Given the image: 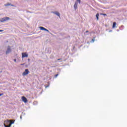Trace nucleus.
<instances>
[{
    "label": "nucleus",
    "instance_id": "f257e3e1",
    "mask_svg": "<svg viewBox=\"0 0 127 127\" xmlns=\"http://www.w3.org/2000/svg\"><path fill=\"white\" fill-rule=\"evenodd\" d=\"M7 20H9V17H5L2 18L0 20V22H4V21H6Z\"/></svg>",
    "mask_w": 127,
    "mask_h": 127
},
{
    "label": "nucleus",
    "instance_id": "f03ea898",
    "mask_svg": "<svg viewBox=\"0 0 127 127\" xmlns=\"http://www.w3.org/2000/svg\"><path fill=\"white\" fill-rule=\"evenodd\" d=\"M5 123L6 125H10V126H11V125H12V124H14V121H12L11 120H8L6 121H5Z\"/></svg>",
    "mask_w": 127,
    "mask_h": 127
},
{
    "label": "nucleus",
    "instance_id": "7ed1b4c3",
    "mask_svg": "<svg viewBox=\"0 0 127 127\" xmlns=\"http://www.w3.org/2000/svg\"><path fill=\"white\" fill-rule=\"evenodd\" d=\"M29 74V70L28 69H26L24 72H23L22 75L23 76H26V75H28Z\"/></svg>",
    "mask_w": 127,
    "mask_h": 127
},
{
    "label": "nucleus",
    "instance_id": "20e7f679",
    "mask_svg": "<svg viewBox=\"0 0 127 127\" xmlns=\"http://www.w3.org/2000/svg\"><path fill=\"white\" fill-rule=\"evenodd\" d=\"M21 99H22V101L23 102H24V103H27V99L25 97L23 96V97H22V98H21Z\"/></svg>",
    "mask_w": 127,
    "mask_h": 127
},
{
    "label": "nucleus",
    "instance_id": "39448f33",
    "mask_svg": "<svg viewBox=\"0 0 127 127\" xmlns=\"http://www.w3.org/2000/svg\"><path fill=\"white\" fill-rule=\"evenodd\" d=\"M22 58H24V57H28V54H27L26 53H22Z\"/></svg>",
    "mask_w": 127,
    "mask_h": 127
},
{
    "label": "nucleus",
    "instance_id": "423d86ee",
    "mask_svg": "<svg viewBox=\"0 0 127 127\" xmlns=\"http://www.w3.org/2000/svg\"><path fill=\"white\" fill-rule=\"evenodd\" d=\"M39 28L41 29V30H45V31H47V32H49V30L43 27H39Z\"/></svg>",
    "mask_w": 127,
    "mask_h": 127
},
{
    "label": "nucleus",
    "instance_id": "0eeeda50",
    "mask_svg": "<svg viewBox=\"0 0 127 127\" xmlns=\"http://www.w3.org/2000/svg\"><path fill=\"white\" fill-rule=\"evenodd\" d=\"M11 51V50L10 49V47H8L7 51H6V54H8V53H9Z\"/></svg>",
    "mask_w": 127,
    "mask_h": 127
},
{
    "label": "nucleus",
    "instance_id": "6e6552de",
    "mask_svg": "<svg viewBox=\"0 0 127 127\" xmlns=\"http://www.w3.org/2000/svg\"><path fill=\"white\" fill-rule=\"evenodd\" d=\"M53 13L56 14V15H57L58 16H59V17H60V13L59 12H58V11L53 12Z\"/></svg>",
    "mask_w": 127,
    "mask_h": 127
},
{
    "label": "nucleus",
    "instance_id": "1a4fd4ad",
    "mask_svg": "<svg viewBox=\"0 0 127 127\" xmlns=\"http://www.w3.org/2000/svg\"><path fill=\"white\" fill-rule=\"evenodd\" d=\"M77 5H78V3H77V2H75L74 5V9H77Z\"/></svg>",
    "mask_w": 127,
    "mask_h": 127
},
{
    "label": "nucleus",
    "instance_id": "9d476101",
    "mask_svg": "<svg viewBox=\"0 0 127 127\" xmlns=\"http://www.w3.org/2000/svg\"><path fill=\"white\" fill-rule=\"evenodd\" d=\"M116 25H117V23L116 22H113L112 28H115V27H116Z\"/></svg>",
    "mask_w": 127,
    "mask_h": 127
},
{
    "label": "nucleus",
    "instance_id": "9b49d317",
    "mask_svg": "<svg viewBox=\"0 0 127 127\" xmlns=\"http://www.w3.org/2000/svg\"><path fill=\"white\" fill-rule=\"evenodd\" d=\"M100 15V14L99 13H97L96 15V17L97 18V20H99V16Z\"/></svg>",
    "mask_w": 127,
    "mask_h": 127
},
{
    "label": "nucleus",
    "instance_id": "f8f14e48",
    "mask_svg": "<svg viewBox=\"0 0 127 127\" xmlns=\"http://www.w3.org/2000/svg\"><path fill=\"white\" fill-rule=\"evenodd\" d=\"M4 126L5 127H11L10 126V125H9V124L8 125H5V124H4Z\"/></svg>",
    "mask_w": 127,
    "mask_h": 127
},
{
    "label": "nucleus",
    "instance_id": "ddd939ff",
    "mask_svg": "<svg viewBox=\"0 0 127 127\" xmlns=\"http://www.w3.org/2000/svg\"><path fill=\"white\" fill-rule=\"evenodd\" d=\"M4 5H5V6H8L10 5V3H8L7 4H5Z\"/></svg>",
    "mask_w": 127,
    "mask_h": 127
},
{
    "label": "nucleus",
    "instance_id": "4468645a",
    "mask_svg": "<svg viewBox=\"0 0 127 127\" xmlns=\"http://www.w3.org/2000/svg\"><path fill=\"white\" fill-rule=\"evenodd\" d=\"M76 0L79 2V3H81V0Z\"/></svg>",
    "mask_w": 127,
    "mask_h": 127
},
{
    "label": "nucleus",
    "instance_id": "2eb2a0df",
    "mask_svg": "<svg viewBox=\"0 0 127 127\" xmlns=\"http://www.w3.org/2000/svg\"><path fill=\"white\" fill-rule=\"evenodd\" d=\"M57 76H58V74H56L55 76V77L56 78H57Z\"/></svg>",
    "mask_w": 127,
    "mask_h": 127
},
{
    "label": "nucleus",
    "instance_id": "dca6fc26",
    "mask_svg": "<svg viewBox=\"0 0 127 127\" xmlns=\"http://www.w3.org/2000/svg\"><path fill=\"white\" fill-rule=\"evenodd\" d=\"M92 41L93 42H94V41H95V39H92Z\"/></svg>",
    "mask_w": 127,
    "mask_h": 127
},
{
    "label": "nucleus",
    "instance_id": "f3484780",
    "mask_svg": "<svg viewBox=\"0 0 127 127\" xmlns=\"http://www.w3.org/2000/svg\"><path fill=\"white\" fill-rule=\"evenodd\" d=\"M3 95V94H2V93L0 94V96H2Z\"/></svg>",
    "mask_w": 127,
    "mask_h": 127
},
{
    "label": "nucleus",
    "instance_id": "a211bd4d",
    "mask_svg": "<svg viewBox=\"0 0 127 127\" xmlns=\"http://www.w3.org/2000/svg\"><path fill=\"white\" fill-rule=\"evenodd\" d=\"M14 62H16V59H14Z\"/></svg>",
    "mask_w": 127,
    "mask_h": 127
},
{
    "label": "nucleus",
    "instance_id": "6ab92c4d",
    "mask_svg": "<svg viewBox=\"0 0 127 127\" xmlns=\"http://www.w3.org/2000/svg\"><path fill=\"white\" fill-rule=\"evenodd\" d=\"M59 60H61V59H58V61H59Z\"/></svg>",
    "mask_w": 127,
    "mask_h": 127
},
{
    "label": "nucleus",
    "instance_id": "aec40b11",
    "mask_svg": "<svg viewBox=\"0 0 127 127\" xmlns=\"http://www.w3.org/2000/svg\"><path fill=\"white\" fill-rule=\"evenodd\" d=\"M103 14V15H107V14Z\"/></svg>",
    "mask_w": 127,
    "mask_h": 127
},
{
    "label": "nucleus",
    "instance_id": "412c9836",
    "mask_svg": "<svg viewBox=\"0 0 127 127\" xmlns=\"http://www.w3.org/2000/svg\"><path fill=\"white\" fill-rule=\"evenodd\" d=\"M87 32H89V31H86V33H87Z\"/></svg>",
    "mask_w": 127,
    "mask_h": 127
},
{
    "label": "nucleus",
    "instance_id": "4be33fe9",
    "mask_svg": "<svg viewBox=\"0 0 127 127\" xmlns=\"http://www.w3.org/2000/svg\"><path fill=\"white\" fill-rule=\"evenodd\" d=\"M21 65H24V64H21Z\"/></svg>",
    "mask_w": 127,
    "mask_h": 127
},
{
    "label": "nucleus",
    "instance_id": "5701e85b",
    "mask_svg": "<svg viewBox=\"0 0 127 127\" xmlns=\"http://www.w3.org/2000/svg\"><path fill=\"white\" fill-rule=\"evenodd\" d=\"M0 32L2 31V30H0Z\"/></svg>",
    "mask_w": 127,
    "mask_h": 127
},
{
    "label": "nucleus",
    "instance_id": "b1692460",
    "mask_svg": "<svg viewBox=\"0 0 127 127\" xmlns=\"http://www.w3.org/2000/svg\"><path fill=\"white\" fill-rule=\"evenodd\" d=\"M28 61H29V59H28Z\"/></svg>",
    "mask_w": 127,
    "mask_h": 127
}]
</instances>
